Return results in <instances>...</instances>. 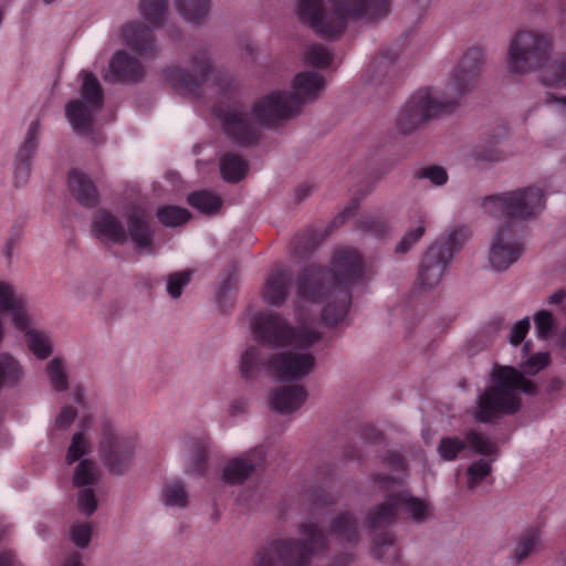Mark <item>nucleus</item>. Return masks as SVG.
Here are the masks:
<instances>
[{"mask_svg":"<svg viewBox=\"0 0 566 566\" xmlns=\"http://www.w3.org/2000/svg\"><path fill=\"white\" fill-rule=\"evenodd\" d=\"M361 271V261L356 250L342 249L336 252L332 270L312 266L298 281L297 310L300 318L290 326L279 314L264 313L254 318L258 336L276 347L292 349L273 357L270 370L283 380H300L308 376L316 366L315 355L310 352L322 339V332L313 319L302 318V308L308 303H322V318L328 325L342 323L348 314L352 295L348 286Z\"/></svg>","mask_w":566,"mask_h":566,"instance_id":"nucleus-1","label":"nucleus"},{"mask_svg":"<svg viewBox=\"0 0 566 566\" xmlns=\"http://www.w3.org/2000/svg\"><path fill=\"white\" fill-rule=\"evenodd\" d=\"M485 54L482 49H469L450 73L442 90L422 87L402 106L397 127L401 134H409L428 119L453 107L461 98L472 92L484 67Z\"/></svg>","mask_w":566,"mask_h":566,"instance_id":"nucleus-2","label":"nucleus"},{"mask_svg":"<svg viewBox=\"0 0 566 566\" xmlns=\"http://www.w3.org/2000/svg\"><path fill=\"white\" fill-rule=\"evenodd\" d=\"M531 342L521 349L520 369L511 366L495 365L490 374V386L478 398L475 419L490 422L521 409V394L534 396L538 391L537 384L526 378L535 376L552 363L549 352L531 353Z\"/></svg>","mask_w":566,"mask_h":566,"instance_id":"nucleus-3","label":"nucleus"},{"mask_svg":"<svg viewBox=\"0 0 566 566\" xmlns=\"http://www.w3.org/2000/svg\"><path fill=\"white\" fill-rule=\"evenodd\" d=\"M324 87V80L315 72L297 74L292 82V92L273 91L258 99L252 108L251 118L239 109L223 115V129L234 142L247 145L255 138L254 124L271 125L294 116L300 106L313 101Z\"/></svg>","mask_w":566,"mask_h":566,"instance_id":"nucleus-4","label":"nucleus"},{"mask_svg":"<svg viewBox=\"0 0 566 566\" xmlns=\"http://www.w3.org/2000/svg\"><path fill=\"white\" fill-rule=\"evenodd\" d=\"M553 39L537 29H522L511 38L505 57L506 71L524 75L537 71V81L547 90L566 88V52L549 61Z\"/></svg>","mask_w":566,"mask_h":566,"instance_id":"nucleus-5","label":"nucleus"},{"mask_svg":"<svg viewBox=\"0 0 566 566\" xmlns=\"http://www.w3.org/2000/svg\"><path fill=\"white\" fill-rule=\"evenodd\" d=\"M332 10L323 7V0H298L296 14L301 22L323 36L339 35L352 21L373 22L390 12L391 0H328Z\"/></svg>","mask_w":566,"mask_h":566,"instance_id":"nucleus-6","label":"nucleus"},{"mask_svg":"<svg viewBox=\"0 0 566 566\" xmlns=\"http://www.w3.org/2000/svg\"><path fill=\"white\" fill-rule=\"evenodd\" d=\"M301 541L280 538L271 541L259 548L253 557L252 566H308L315 552L325 546L327 538L314 523L300 526Z\"/></svg>","mask_w":566,"mask_h":566,"instance_id":"nucleus-7","label":"nucleus"},{"mask_svg":"<svg viewBox=\"0 0 566 566\" xmlns=\"http://www.w3.org/2000/svg\"><path fill=\"white\" fill-rule=\"evenodd\" d=\"M128 230L107 210H98L92 222V232L103 243L124 244L132 239L136 249L153 253V231L148 216L142 207H133L126 213Z\"/></svg>","mask_w":566,"mask_h":566,"instance_id":"nucleus-8","label":"nucleus"},{"mask_svg":"<svg viewBox=\"0 0 566 566\" xmlns=\"http://www.w3.org/2000/svg\"><path fill=\"white\" fill-rule=\"evenodd\" d=\"M375 482L379 489L391 493L370 515L369 521L373 527L390 523L400 510L406 511L410 518L417 523H422L430 517L431 511L428 503L411 496L405 491H400V480L398 478L377 476Z\"/></svg>","mask_w":566,"mask_h":566,"instance_id":"nucleus-9","label":"nucleus"},{"mask_svg":"<svg viewBox=\"0 0 566 566\" xmlns=\"http://www.w3.org/2000/svg\"><path fill=\"white\" fill-rule=\"evenodd\" d=\"M544 208V192L538 187H525L493 195L482 201L483 212L490 217L527 220Z\"/></svg>","mask_w":566,"mask_h":566,"instance_id":"nucleus-10","label":"nucleus"},{"mask_svg":"<svg viewBox=\"0 0 566 566\" xmlns=\"http://www.w3.org/2000/svg\"><path fill=\"white\" fill-rule=\"evenodd\" d=\"M81 97L65 105V116L72 129L78 135L91 132L93 115L101 107L103 92L98 80L90 72L82 71Z\"/></svg>","mask_w":566,"mask_h":566,"instance_id":"nucleus-11","label":"nucleus"},{"mask_svg":"<svg viewBox=\"0 0 566 566\" xmlns=\"http://www.w3.org/2000/svg\"><path fill=\"white\" fill-rule=\"evenodd\" d=\"M136 447L134 437L118 432L111 422L103 423L98 453L111 473L120 475L130 469Z\"/></svg>","mask_w":566,"mask_h":566,"instance_id":"nucleus-12","label":"nucleus"},{"mask_svg":"<svg viewBox=\"0 0 566 566\" xmlns=\"http://www.w3.org/2000/svg\"><path fill=\"white\" fill-rule=\"evenodd\" d=\"M524 252V244L517 227L511 221L499 226L490 242L489 263L495 271H505Z\"/></svg>","mask_w":566,"mask_h":566,"instance_id":"nucleus-13","label":"nucleus"},{"mask_svg":"<svg viewBox=\"0 0 566 566\" xmlns=\"http://www.w3.org/2000/svg\"><path fill=\"white\" fill-rule=\"evenodd\" d=\"M12 324L18 332L23 334L28 349L41 360L53 353V342L49 333L35 326L28 308H18L13 313Z\"/></svg>","mask_w":566,"mask_h":566,"instance_id":"nucleus-14","label":"nucleus"},{"mask_svg":"<svg viewBox=\"0 0 566 566\" xmlns=\"http://www.w3.org/2000/svg\"><path fill=\"white\" fill-rule=\"evenodd\" d=\"M210 71V59L201 53L191 62V74H186L179 67H170L165 71V80L180 93L193 94L199 84L207 81Z\"/></svg>","mask_w":566,"mask_h":566,"instance_id":"nucleus-15","label":"nucleus"},{"mask_svg":"<svg viewBox=\"0 0 566 566\" xmlns=\"http://www.w3.org/2000/svg\"><path fill=\"white\" fill-rule=\"evenodd\" d=\"M451 260L452 250L450 248H446L442 243H433L427 250L419 268L421 285L428 289L437 286Z\"/></svg>","mask_w":566,"mask_h":566,"instance_id":"nucleus-16","label":"nucleus"},{"mask_svg":"<svg viewBox=\"0 0 566 566\" xmlns=\"http://www.w3.org/2000/svg\"><path fill=\"white\" fill-rule=\"evenodd\" d=\"M151 29L137 20L127 21L114 32L112 40L138 54L148 53L154 50L155 43Z\"/></svg>","mask_w":566,"mask_h":566,"instance_id":"nucleus-17","label":"nucleus"},{"mask_svg":"<svg viewBox=\"0 0 566 566\" xmlns=\"http://www.w3.org/2000/svg\"><path fill=\"white\" fill-rule=\"evenodd\" d=\"M144 76L140 62L125 50L116 51L108 63L104 80L111 83H133Z\"/></svg>","mask_w":566,"mask_h":566,"instance_id":"nucleus-18","label":"nucleus"},{"mask_svg":"<svg viewBox=\"0 0 566 566\" xmlns=\"http://www.w3.org/2000/svg\"><path fill=\"white\" fill-rule=\"evenodd\" d=\"M264 460L262 448H254L239 457L230 459L222 470V481L229 484L244 482Z\"/></svg>","mask_w":566,"mask_h":566,"instance_id":"nucleus-19","label":"nucleus"},{"mask_svg":"<svg viewBox=\"0 0 566 566\" xmlns=\"http://www.w3.org/2000/svg\"><path fill=\"white\" fill-rule=\"evenodd\" d=\"M307 392L301 385H286L276 388L269 398L272 410L281 415H291L306 401Z\"/></svg>","mask_w":566,"mask_h":566,"instance_id":"nucleus-20","label":"nucleus"},{"mask_svg":"<svg viewBox=\"0 0 566 566\" xmlns=\"http://www.w3.org/2000/svg\"><path fill=\"white\" fill-rule=\"evenodd\" d=\"M67 184L72 195L81 205L93 207L98 202L97 190L84 172L75 169L70 171Z\"/></svg>","mask_w":566,"mask_h":566,"instance_id":"nucleus-21","label":"nucleus"},{"mask_svg":"<svg viewBox=\"0 0 566 566\" xmlns=\"http://www.w3.org/2000/svg\"><path fill=\"white\" fill-rule=\"evenodd\" d=\"M287 273L285 270L277 268L269 273L263 289V301L273 306H280L287 296Z\"/></svg>","mask_w":566,"mask_h":566,"instance_id":"nucleus-22","label":"nucleus"},{"mask_svg":"<svg viewBox=\"0 0 566 566\" xmlns=\"http://www.w3.org/2000/svg\"><path fill=\"white\" fill-rule=\"evenodd\" d=\"M25 376L23 364L9 353L0 354V389L15 387Z\"/></svg>","mask_w":566,"mask_h":566,"instance_id":"nucleus-23","label":"nucleus"},{"mask_svg":"<svg viewBox=\"0 0 566 566\" xmlns=\"http://www.w3.org/2000/svg\"><path fill=\"white\" fill-rule=\"evenodd\" d=\"M143 20L151 28H160L168 15L167 0H139L137 6Z\"/></svg>","mask_w":566,"mask_h":566,"instance_id":"nucleus-24","label":"nucleus"},{"mask_svg":"<svg viewBox=\"0 0 566 566\" xmlns=\"http://www.w3.org/2000/svg\"><path fill=\"white\" fill-rule=\"evenodd\" d=\"M174 4L182 19L190 23H202L210 10L209 0H174Z\"/></svg>","mask_w":566,"mask_h":566,"instance_id":"nucleus-25","label":"nucleus"},{"mask_svg":"<svg viewBox=\"0 0 566 566\" xmlns=\"http://www.w3.org/2000/svg\"><path fill=\"white\" fill-rule=\"evenodd\" d=\"M542 544L541 534L537 530H527L522 533L512 549L510 558L516 563H523Z\"/></svg>","mask_w":566,"mask_h":566,"instance_id":"nucleus-26","label":"nucleus"},{"mask_svg":"<svg viewBox=\"0 0 566 566\" xmlns=\"http://www.w3.org/2000/svg\"><path fill=\"white\" fill-rule=\"evenodd\" d=\"M271 360H266L260 353V349L250 346L241 355L240 358V373L244 378H254L263 368L270 369Z\"/></svg>","mask_w":566,"mask_h":566,"instance_id":"nucleus-27","label":"nucleus"},{"mask_svg":"<svg viewBox=\"0 0 566 566\" xmlns=\"http://www.w3.org/2000/svg\"><path fill=\"white\" fill-rule=\"evenodd\" d=\"M467 450L473 454L483 455V459H495L497 447L496 443L486 434L470 430L464 436Z\"/></svg>","mask_w":566,"mask_h":566,"instance_id":"nucleus-28","label":"nucleus"},{"mask_svg":"<svg viewBox=\"0 0 566 566\" xmlns=\"http://www.w3.org/2000/svg\"><path fill=\"white\" fill-rule=\"evenodd\" d=\"M160 501L170 507L184 509L188 504V492L179 480L167 482L160 491Z\"/></svg>","mask_w":566,"mask_h":566,"instance_id":"nucleus-29","label":"nucleus"},{"mask_svg":"<svg viewBox=\"0 0 566 566\" xmlns=\"http://www.w3.org/2000/svg\"><path fill=\"white\" fill-rule=\"evenodd\" d=\"M220 170L226 181L238 182L244 178L248 164L235 154H224L220 159Z\"/></svg>","mask_w":566,"mask_h":566,"instance_id":"nucleus-30","label":"nucleus"},{"mask_svg":"<svg viewBox=\"0 0 566 566\" xmlns=\"http://www.w3.org/2000/svg\"><path fill=\"white\" fill-rule=\"evenodd\" d=\"M188 202L191 207L205 214L216 213L222 206L221 198L207 190L189 195Z\"/></svg>","mask_w":566,"mask_h":566,"instance_id":"nucleus-31","label":"nucleus"},{"mask_svg":"<svg viewBox=\"0 0 566 566\" xmlns=\"http://www.w3.org/2000/svg\"><path fill=\"white\" fill-rule=\"evenodd\" d=\"M331 538L354 542L357 538L356 523L349 514H340L332 524Z\"/></svg>","mask_w":566,"mask_h":566,"instance_id":"nucleus-32","label":"nucleus"},{"mask_svg":"<svg viewBox=\"0 0 566 566\" xmlns=\"http://www.w3.org/2000/svg\"><path fill=\"white\" fill-rule=\"evenodd\" d=\"M494 459H480L473 461L467 469V485L470 491H474L492 472V462Z\"/></svg>","mask_w":566,"mask_h":566,"instance_id":"nucleus-33","label":"nucleus"},{"mask_svg":"<svg viewBox=\"0 0 566 566\" xmlns=\"http://www.w3.org/2000/svg\"><path fill=\"white\" fill-rule=\"evenodd\" d=\"M99 479L97 465L94 461L84 459L76 465L73 474V484L77 488L91 486Z\"/></svg>","mask_w":566,"mask_h":566,"instance_id":"nucleus-34","label":"nucleus"},{"mask_svg":"<svg viewBox=\"0 0 566 566\" xmlns=\"http://www.w3.org/2000/svg\"><path fill=\"white\" fill-rule=\"evenodd\" d=\"M45 371L53 389L56 391H65L67 389L69 380L63 359L59 357L51 359L45 367Z\"/></svg>","mask_w":566,"mask_h":566,"instance_id":"nucleus-35","label":"nucleus"},{"mask_svg":"<svg viewBox=\"0 0 566 566\" xmlns=\"http://www.w3.org/2000/svg\"><path fill=\"white\" fill-rule=\"evenodd\" d=\"M18 308H27L22 297L17 295L14 286L7 281H0V310L9 311L12 319L13 313Z\"/></svg>","mask_w":566,"mask_h":566,"instance_id":"nucleus-36","label":"nucleus"},{"mask_svg":"<svg viewBox=\"0 0 566 566\" xmlns=\"http://www.w3.org/2000/svg\"><path fill=\"white\" fill-rule=\"evenodd\" d=\"M427 218L421 214L418 219V223L410 228L401 240L396 245L397 253H407L424 234L426 232Z\"/></svg>","mask_w":566,"mask_h":566,"instance_id":"nucleus-37","label":"nucleus"},{"mask_svg":"<svg viewBox=\"0 0 566 566\" xmlns=\"http://www.w3.org/2000/svg\"><path fill=\"white\" fill-rule=\"evenodd\" d=\"M157 217L166 227H178L185 224L190 219V213L185 208L167 206L158 210Z\"/></svg>","mask_w":566,"mask_h":566,"instance_id":"nucleus-38","label":"nucleus"},{"mask_svg":"<svg viewBox=\"0 0 566 566\" xmlns=\"http://www.w3.org/2000/svg\"><path fill=\"white\" fill-rule=\"evenodd\" d=\"M463 450H467V442L464 438L461 439L459 437H444L437 447L438 454L444 461L455 460Z\"/></svg>","mask_w":566,"mask_h":566,"instance_id":"nucleus-39","label":"nucleus"},{"mask_svg":"<svg viewBox=\"0 0 566 566\" xmlns=\"http://www.w3.org/2000/svg\"><path fill=\"white\" fill-rule=\"evenodd\" d=\"M69 536L75 546L85 548L93 536V524L91 522L74 523L70 528Z\"/></svg>","mask_w":566,"mask_h":566,"instance_id":"nucleus-40","label":"nucleus"},{"mask_svg":"<svg viewBox=\"0 0 566 566\" xmlns=\"http://www.w3.org/2000/svg\"><path fill=\"white\" fill-rule=\"evenodd\" d=\"M90 451V443L84 431L75 433L66 452V462L72 464Z\"/></svg>","mask_w":566,"mask_h":566,"instance_id":"nucleus-41","label":"nucleus"},{"mask_svg":"<svg viewBox=\"0 0 566 566\" xmlns=\"http://www.w3.org/2000/svg\"><path fill=\"white\" fill-rule=\"evenodd\" d=\"M32 158L33 156H22V153L18 151L13 168V181L15 187H22L28 182Z\"/></svg>","mask_w":566,"mask_h":566,"instance_id":"nucleus-42","label":"nucleus"},{"mask_svg":"<svg viewBox=\"0 0 566 566\" xmlns=\"http://www.w3.org/2000/svg\"><path fill=\"white\" fill-rule=\"evenodd\" d=\"M470 237V231L465 227H458L452 229L447 237L440 238L434 243H442L446 248H450L452 250V256L454 252L458 251L462 244Z\"/></svg>","mask_w":566,"mask_h":566,"instance_id":"nucleus-43","label":"nucleus"},{"mask_svg":"<svg viewBox=\"0 0 566 566\" xmlns=\"http://www.w3.org/2000/svg\"><path fill=\"white\" fill-rule=\"evenodd\" d=\"M41 133V124L39 120H33L29 125L27 135L23 144L21 145L19 153L22 156H33L39 144V137Z\"/></svg>","mask_w":566,"mask_h":566,"instance_id":"nucleus-44","label":"nucleus"},{"mask_svg":"<svg viewBox=\"0 0 566 566\" xmlns=\"http://www.w3.org/2000/svg\"><path fill=\"white\" fill-rule=\"evenodd\" d=\"M191 272L181 271L167 276V292L170 297L177 298L181 295L184 287L190 281Z\"/></svg>","mask_w":566,"mask_h":566,"instance_id":"nucleus-45","label":"nucleus"},{"mask_svg":"<svg viewBox=\"0 0 566 566\" xmlns=\"http://www.w3.org/2000/svg\"><path fill=\"white\" fill-rule=\"evenodd\" d=\"M534 323L537 336L547 339L555 326V318L551 312L543 310L535 314Z\"/></svg>","mask_w":566,"mask_h":566,"instance_id":"nucleus-46","label":"nucleus"},{"mask_svg":"<svg viewBox=\"0 0 566 566\" xmlns=\"http://www.w3.org/2000/svg\"><path fill=\"white\" fill-rule=\"evenodd\" d=\"M77 507L85 515H92L97 509V499L91 488L81 490L77 494Z\"/></svg>","mask_w":566,"mask_h":566,"instance_id":"nucleus-47","label":"nucleus"},{"mask_svg":"<svg viewBox=\"0 0 566 566\" xmlns=\"http://www.w3.org/2000/svg\"><path fill=\"white\" fill-rule=\"evenodd\" d=\"M305 59L307 64L317 67H324L331 63L329 52L321 45L310 48L306 52Z\"/></svg>","mask_w":566,"mask_h":566,"instance_id":"nucleus-48","label":"nucleus"},{"mask_svg":"<svg viewBox=\"0 0 566 566\" xmlns=\"http://www.w3.org/2000/svg\"><path fill=\"white\" fill-rule=\"evenodd\" d=\"M531 327V322L528 317H524L516 323L513 324L511 332H510V344L512 346L520 345L525 336L527 335Z\"/></svg>","mask_w":566,"mask_h":566,"instance_id":"nucleus-49","label":"nucleus"},{"mask_svg":"<svg viewBox=\"0 0 566 566\" xmlns=\"http://www.w3.org/2000/svg\"><path fill=\"white\" fill-rule=\"evenodd\" d=\"M420 176L429 179L434 186H442L448 180V174L444 168L431 166L421 169Z\"/></svg>","mask_w":566,"mask_h":566,"instance_id":"nucleus-50","label":"nucleus"},{"mask_svg":"<svg viewBox=\"0 0 566 566\" xmlns=\"http://www.w3.org/2000/svg\"><path fill=\"white\" fill-rule=\"evenodd\" d=\"M207 458V442L201 441L191 453V471L202 474Z\"/></svg>","mask_w":566,"mask_h":566,"instance_id":"nucleus-51","label":"nucleus"},{"mask_svg":"<svg viewBox=\"0 0 566 566\" xmlns=\"http://www.w3.org/2000/svg\"><path fill=\"white\" fill-rule=\"evenodd\" d=\"M546 104L553 109V112L562 119L566 120V95H557L554 93H547Z\"/></svg>","mask_w":566,"mask_h":566,"instance_id":"nucleus-52","label":"nucleus"},{"mask_svg":"<svg viewBox=\"0 0 566 566\" xmlns=\"http://www.w3.org/2000/svg\"><path fill=\"white\" fill-rule=\"evenodd\" d=\"M77 416V410L72 406H64L55 418L54 427L57 429L69 428Z\"/></svg>","mask_w":566,"mask_h":566,"instance_id":"nucleus-53","label":"nucleus"},{"mask_svg":"<svg viewBox=\"0 0 566 566\" xmlns=\"http://www.w3.org/2000/svg\"><path fill=\"white\" fill-rule=\"evenodd\" d=\"M471 156L473 159L481 161H497L502 158V154L496 148H484L482 146H476Z\"/></svg>","mask_w":566,"mask_h":566,"instance_id":"nucleus-54","label":"nucleus"},{"mask_svg":"<svg viewBox=\"0 0 566 566\" xmlns=\"http://www.w3.org/2000/svg\"><path fill=\"white\" fill-rule=\"evenodd\" d=\"M73 399L82 407H87L92 402V397L87 388L83 385H75L72 390Z\"/></svg>","mask_w":566,"mask_h":566,"instance_id":"nucleus-55","label":"nucleus"},{"mask_svg":"<svg viewBox=\"0 0 566 566\" xmlns=\"http://www.w3.org/2000/svg\"><path fill=\"white\" fill-rule=\"evenodd\" d=\"M566 298V289H559L552 293L547 297V304L549 305H558L562 304Z\"/></svg>","mask_w":566,"mask_h":566,"instance_id":"nucleus-56","label":"nucleus"},{"mask_svg":"<svg viewBox=\"0 0 566 566\" xmlns=\"http://www.w3.org/2000/svg\"><path fill=\"white\" fill-rule=\"evenodd\" d=\"M0 566H21L11 552H4L0 555Z\"/></svg>","mask_w":566,"mask_h":566,"instance_id":"nucleus-57","label":"nucleus"},{"mask_svg":"<svg viewBox=\"0 0 566 566\" xmlns=\"http://www.w3.org/2000/svg\"><path fill=\"white\" fill-rule=\"evenodd\" d=\"M382 64H384V61L381 57L374 61L373 67L377 72V75L375 77L369 78L370 84H378L385 77V72L382 70H380L378 72V70H377L378 67H381Z\"/></svg>","mask_w":566,"mask_h":566,"instance_id":"nucleus-58","label":"nucleus"},{"mask_svg":"<svg viewBox=\"0 0 566 566\" xmlns=\"http://www.w3.org/2000/svg\"><path fill=\"white\" fill-rule=\"evenodd\" d=\"M61 566H84L78 553L71 554Z\"/></svg>","mask_w":566,"mask_h":566,"instance_id":"nucleus-59","label":"nucleus"},{"mask_svg":"<svg viewBox=\"0 0 566 566\" xmlns=\"http://www.w3.org/2000/svg\"><path fill=\"white\" fill-rule=\"evenodd\" d=\"M565 386V381L560 378H553L548 385H547V389L549 391H559L564 388Z\"/></svg>","mask_w":566,"mask_h":566,"instance_id":"nucleus-60","label":"nucleus"},{"mask_svg":"<svg viewBox=\"0 0 566 566\" xmlns=\"http://www.w3.org/2000/svg\"><path fill=\"white\" fill-rule=\"evenodd\" d=\"M395 470H402L403 469V461L402 459L400 458L399 454H394L392 455V464Z\"/></svg>","mask_w":566,"mask_h":566,"instance_id":"nucleus-61","label":"nucleus"},{"mask_svg":"<svg viewBox=\"0 0 566 566\" xmlns=\"http://www.w3.org/2000/svg\"><path fill=\"white\" fill-rule=\"evenodd\" d=\"M557 344L559 347L566 349V327L559 332L557 337Z\"/></svg>","mask_w":566,"mask_h":566,"instance_id":"nucleus-62","label":"nucleus"},{"mask_svg":"<svg viewBox=\"0 0 566 566\" xmlns=\"http://www.w3.org/2000/svg\"><path fill=\"white\" fill-rule=\"evenodd\" d=\"M384 545H391L392 544V536L389 534H386L382 539Z\"/></svg>","mask_w":566,"mask_h":566,"instance_id":"nucleus-63","label":"nucleus"},{"mask_svg":"<svg viewBox=\"0 0 566 566\" xmlns=\"http://www.w3.org/2000/svg\"><path fill=\"white\" fill-rule=\"evenodd\" d=\"M45 3L50 4L52 2H54L55 0H43Z\"/></svg>","mask_w":566,"mask_h":566,"instance_id":"nucleus-64","label":"nucleus"}]
</instances>
